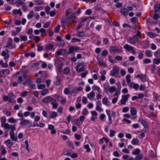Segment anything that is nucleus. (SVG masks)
Masks as SVG:
<instances>
[{
  "instance_id": "f257e3e1",
  "label": "nucleus",
  "mask_w": 160,
  "mask_h": 160,
  "mask_svg": "<svg viewBox=\"0 0 160 160\" xmlns=\"http://www.w3.org/2000/svg\"><path fill=\"white\" fill-rule=\"evenodd\" d=\"M119 68L116 66H114L113 69L110 72V75L112 77H114L116 78H119L121 77L119 73Z\"/></svg>"
},
{
  "instance_id": "f03ea898",
  "label": "nucleus",
  "mask_w": 160,
  "mask_h": 160,
  "mask_svg": "<svg viewBox=\"0 0 160 160\" xmlns=\"http://www.w3.org/2000/svg\"><path fill=\"white\" fill-rule=\"evenodd\" d=\"M108 50L110 52L115 54H120L123 52L122 48H119L115 46H110L109 47Z\"/></svg>"
},
{
  "instance_id": "7ed1b4c3",
  "label": "nucleus",
  "mask_w": 160,
  "mask_h": 160,
  "mask_svg": "<svg viewBox=\"0 0 160 160\" xmlns=\"http://www.w3.org/2000/svg\"><path fill=\"white\" fill-rule=\"evenodd\" d=\"M15 126V125L9 124L8 123H6L3 125H1V127L4 128V130H6L7 131H8L10 130H11L10 131H13L16 129Z\"/></svg>"
},
{
  "instance_id": "20e7f679",
  "label": "nucleus",
  "mask_w": 160,
  "mask_h": 160,
  "mask_svg": "<svg viewBox=\"0 0 160 160\" xmlns=\"http://www.w3.org/2000/svg\"><path fill=\"white\" fill-rule=\"evenodd\" d=\"M76 16L72 14L70 16L67 18L65 21H62V22L66 24H68V23H72V22H76L77 19Z\"/></svg>"
},
{
  "instance_id": "39448f33",
  "label": "nucleus",
  "mask_w": 160,
  "mask_h": 160,
  "mask_svg": "<svg viewBox=\"0 0 160 160\" xmlns=\"http://www.w3.org/2000/svg\"><path fill=\"white\" fill-rule=\"evenodd\" d=\"M13 40L12 38L9 37L7 43V45L6 46V48H8L9 49H12L15 48H16V45L14 44V45H13Z\"/></svg>"
},
{
  "instance_id": "423d86ee",
  "label": "nucleus",
  "mask_w": 160,
  "mask_h": 160,
  "mask_svg": "<svg viewBox=\"0 0 160 160\" xmlns=\"http://www.w3.org/2000/svg\"><path fill=\"white\" fill-rule=\"evenodd\" d=\"M21 121L20 122V124L22 126H24L28 125V127H31L32 126V124L30 122L28 119H20Z\"/></svg>"
},
{
  "instance_id": "0eeeda50",
  "label": "nucleus",
  "mask_w": 160,
  "mask_h": 160,
  "mask_svg": "<svg viewBox=\"0 0 160 160\" xmlns=\"http://www.w3.org/2000/svg\"><path fill=\"white\" fill-rule=\"evenodd\" d=\"M120 12L123 15L126 17L128 16L129 10L127 8L123 7L120 8Z\"/></svg>"
},
{
  "instance_id": "6e6552de",
  "label": "nucleus",
  "mask_w": 160,
  "mask_h": 160,
  "mask_svg": "<svg viewBox=\"0 0 160 160\" xmlns=\"http://www.w3.org/2000/svg\"><path fill=\"white\" fill-rule=\"evenodd\" d=\"M54 101L56 102V100L52 98L50 96H46L43 98L42 100V101L46 103H49L51 101Z\"/></svg>"
},
{
  "instance_id": "1a4fd4ad",
  "label": "nucleus",
  "mask_w": 160,
  "mask_h": 160,
  "mask_svg": "<svg viewBox=\"0 0 160 160\" xmlns=\"http://www.w3.org/2000/svg\"><path fill=\"white\" fill-rule=\"evenodd\" d=\"M129 97L130 95L128 94L122 95V99L121 100V103L123 105H125L127 101L128 100Z\"/></svg>"
},
{
  "instance_id": "9d476101",
  "label": "nucleus",
  "mask_w": 160,
  "mask_h": 160,
  "mask_svg": "<svg viewBox=\"0 0 160 160\" xmlns=\"http://www.w3.org/2000/svg\"><path fill=\"white\" fill-rule=\"evenodd\" d=\"M10 72V70L8 69H3L0 71V74L2 77H5L9 74Z\"/></svg>"
},
{
  "instance_id": "9b49d317",
  "label": "nucleus",
  "mask_w": 160,
  "mask_h": 160,
  "mask_svg": "<svg viewBox=\"0 0 160 160\" xmlns=\"http://www.w3.org/2000/svg\"><path fill=\"white\" fill-rule=\"evenodd\" d=\"M55 98L58 101L62 103H65L66 102V99L63 98L60 96L55 95Z\"/></svg>"
},
{
  "instance_id": "f8f14e48",
  "label": "nucleus",
  "mask_w": 160,
  "mask_h": 160,
  "mask_svg": "<svg viewBox=\"0 0 160 160\" xmlns=\"http://www.w3.org/2000/svg\"><path fill=\"white\" fill-rule=\"evenodd\" d=\"M80 49L79 47L73 46L70 47L69 49V54H72L73 53L74 51H77Z\"/></svg>"
},
{
  "instance_id": "ddd939ff",
  "label": "nucleus",
  "mask_w": 160,
  "mask_h": 160,
  "mask_svg": "<svg viewBox=\"0 0 160 160\" xmlns=\"http://www.w3.org/2000/svg\"><path fill=\"white\" fill-rule=\"evenodd\" d=\"M135 77L136 78H140L141 81L143 82H145L147 81L146 76L143 74L136 75Z\"/></svg>"
},
{
  "instance_id": "4468645a",
  "label": "nucleus",
  "mask_w": 160,
  "mask_h": 160,
  "mask_svg": "<svg viewBox=\"0 0 160 160\" xmlns=\"http://www.w3.org/2000/svg\"><path fill=\"white\" fill-rule=\"evenodd\" d=\"M138 122L140 123L144 126L145 128H147L148 127V122L144 120V119L142 118H139L138 120Z\"/></svg>"
},
{
  "instance_id": "2eb2a0df",
  "label": "nucleus",
  "mask_w": 160,
  "mask_h": 160,
  "mask_svg": "<svg viewBox=\"0 0 160 160\" xmlns=\"http://www.w3.org/2000/svg\"><path fill=\"white\" fill-rule=\"evenodd\" d=\"M91 114L92 116L91 117V119L92 121H94L95 119L97 118L98 113L96 111H92L91 112Z\"/></svg>"
},
{
  "instance_id": "dca6fc26",
  "label": "nucleus",
  "mask_w": 160,
  "mask_h": 160,
  "mask_svg": "<svg viewBox=\"0 0 160 160\" xmlns=\"http://www.w3.org/2000/svg\"><path fill=\"white\" fill-rule=\"evenodd\" d=\"M110 88V85L108 82L105 83L103 85V88L105 92L107 94H108V92Z\"/></svg>"
},
{
  "instance_id": "f3484780",
  "label": "nucleus",
  "mask_w": 160,
  "mask_h": 160,
  "mask_svg": "<svg viewBox=\"0 0 160 160\" xmlns=\"http://www.w3.org/2000/svg\"><path fill=\"white\" fill-rule=\"evenodd\" d=\"M123 48L127 51H130L133 49L134 48L133 46H130L128 44H126L123 46Z\"/></svg>"
},
{
  "instance_id": "a211bd4d",
  "label": "nucleus",
  "mask_w": 160,
  "mask_h": 160,
  "mask_svg": "<svg viewBox=\"0 0 160 160\" xmlns=\"http://www.w3.org/2000/svg\"><path fill=\"white\" fill-rule=\"evenodd\" d=\"M9 134L11 139L13 141H16L18 139L17 137L15 136L14 131H10Z\"/></svg>"
},
{
  "instance_id": "6ab92c4d",
  "label": "nucleus",
  "mask_w": 160,
  "mask_h": 160,
  "mask_svg": "<svg viewBox=\"0 0 160 160\" xmlns=\"http://www.w3.org/2000/svg\"><path fill=\"white\" fill-rule=\"evenodd\" d=\"M130 87L132 88H133L135 90H138L139 87V85L137 83H135L133 82H132L129 84Z\"/></svg>"
},
{
  "instance_id": "aec40b11",
  "label": "nucleus",
  "mask_w": 160,
  "mask_h": 160,
  "mask_svg": "<svg viewBox=\"0 0 160 160\" xmlns=\"http://www.w3.org/2000/svg\"><path fill=\"white\" fill-rule=\"evenodd\" d=\"M95 93L93 91L91 92L90 93L87 94V97L88 99L91 100L95 96Z\"/></svg>"
},
{
  "instance_id": "412c9836",
  "label": "nucleus",
  "mask_w": 160,
  "mask_h": 160,
  "mask_svg": "<svg viewBox=\"0 0 160 160\" xmlns=\"http://www.w3.org/2000/svg\"><path fill=\"white\" fill-rule=\"evenodd\" d=\"M3 113L7 117H10L12 115V113L10 111H8L7 108L4 109L2 111Z\"/></svg>"
},
{
  "instance_id": "4be33fe9",
  "label": "nucleus",
  "mask_w": 160,
  "mask_h": 160,
  "mask_svg": "<svg viewBox=\"0 0 160 160\" xmlns=\"http://www.w3.org/2000/svg\"><path fill=\"white\" fill-rule=\"evenodd\" d=\"M128 41L129 43L131 44L135 45L136 43V40L135 38L133 37L129 38L128 39Z\"/></svg>"
},
{
  "instance_id": "5701e85b",
  "label": "nucleus",
  "mask_w": 160,
  "mask_h": 160,
  "mask_svg": "<svg viewBox=\"0 0 160 160\" xmlns=\"http://www.w3.org/2000/svg\"><path fill=\"white\" fill-rule=\"evenodd\" d=\"M60 77L58 76L55 77V79L54 81V84L57 86H58L60 84Z\"/></svg>"
},
{
  "instance_id": "b1692460",
  "label": "nucleus",
  "mask_w": 160,
  "mask_h": 160,
  "mask_svg": "<svg viewBox=\"0 0 160 160\" xmlns=\"http://www.w3.org/2000/svg\"><path fill=\"white\" fill-rule=\"evenodd\" d=\"M1 154L2 155H5L7 153V152L6 149V148L3 145H1Z\"/></svg>"
},
{
  "instance_id": "393cba45",
  "label": "nucleus",
  "mask_w": 160,
  "mask_h": 160,
  "mask_svg": "<svg viewBox=\"0 0 160 160\" xmlns=\"http://www.w3.org/2000/svg\"><path fill=\"white\" fill-rule=\"evenodd\" d=\"M102 103L106 106H110V102L107 98H104L102 99Z\"/></svg>"
},
{
  "instance_id": "a878e982",
  "label": "nucleus",
  "mask_w": 160,
  "mask_h": 160,
  "mask_svg": "<svg viewBox=\"0 0 160 160\" xmlns=\"http://www.w3.org/2000/svg\"><path fill=\"white\" fill-rule=\"evenodd\" d=\"M66 50L64 49H61L59 50H57L56 52L57 55L58 56L64 54L65 53Z\"/></svg>"
},
{
  "instance_id": "bb28decb",
  "label": "nucleus",
  "mask_w": 160,
  "mask_h": 160,
  "mask_svg": "<svg viewBox=\"0 0 160 160\" xmlns=\"http://www.w3.org/2000/svg\"><path fill=\"white\" fill-rule=\"evenodd\" d=\"M5 143H7V146L8 148H10L13 144V143L9 139H8L5 141Z\"/></svg>"
},
{
  "instance_id": "cd10ccee",
  "label": "nucleus",
  "mask_w": 160,
  "mask_h": 160,
  "mask_svg": "<svg viewBox=\"0 0 160 160\" xmlns=\"http://www.w3.org/2000/svg\"><path fill=\"white\" fill-rule=\"evenodd\" d=\"M54 48V46L52 44L50 43L48 44L45 48V49L47 50V51H50L52 50Z\"/></svg>"
},
{
  "instance_id": "c85d7f7f",
  "label": "nucleus",
  "mask_w": 160,
  "mask_h": 160,
  "mask_svg": "<svg viewBox=\"0 0 160 160\" xmlns=\"http://www.w3.org/2000/svg\"><path fill=\"white\" fill-rule=\"evenodd\" d=\"M1 55L4 57V59H7L9 58V54L4 51L2 52Z\"/></svg>"
},
{
  "instance_id": "c756f323",
  "label": "nucleus",
  "mask_w": 160,
  "mask_h": 160,
  "mask_svg": "<svg viewBox=\"0 0 160 160\" xmlns=\"http://www.w3.org/2000/svg\"><path fill=\"white\" fill-rule=\"evenodd\" d=\"M31 82L30 78H28L27 79H26L25 81L23 82V84L24 86H28L31 83Z\"/></svg>"
},
{
  "instance_id": "7c9ffc66",
  "label": "nucleus",
  "mask_w": 160,
  "mask_h": 160,
  "mask_svg": "<svg viewBox=\"0 0 160 160\" xmlns=\"http://www.w3.org/2000/svg\"><path fill=\"white\" fill-rule=\"evenodd\" d=\"M8 122L12 123H16L17 122L18 120L15 119L13 117H11L8 119Z\"/></svg>"
},
{
  "instance_id": "2f4dec72",
  "label": "nucleus",
  "mask_w": 160,
  "mask_h": 160,
  "mask_svg": "<svg viewBox=\"0 0 160 160\" xmlns=\"http://www.w3.org/2000/svg\"><path fill=\"white\" fill-rule=\"evenodd\" d=\"M49 92L48 89L45 88L41 91V94L42 96H44L47 94Z\"/></svg>"
},
{
  "instance_id": "473e14b6",
  "label": "nucleus",
  "mask_w": 160,
  "mask_h": 160,
  "mask_svg": "<svg viewBox=\"0 0 160 160\" xmlns=\"http://www.w3.org/2000/svg\"><path fill=\"white\" fill-rule=\"evenodd\" d=\"M130 112L132 116H134L136 114L137 111L135 108L133 107L130 108Z\"/></svg>"
},
{
  "instance_id": "72a5a7b5",
  "label": "nucleus",
  "mask_w": 160,
  "mask_h": 160,
  "mask_svg": "<svg viewBox=\"0 0 160 160\" xmlns=\"http://www.w3.org/2000/svg\"><path fill=\"white\" fill-rule=\"evenodd\" d=\"M155 9V12L156 13L159 10H160V4L157 3L154 6Z\"/></svg>"
},
{
  "instance_id": "f704fd0d",
  "label": "nucleus",
  "mask_w": 160,
  "mask_h": 160,
  "mask_svg": "<svg viewBox=\"0 0 160 160\" xmlns=\"http://www.w3.org/2000/svg\"><path fill=\"white\" fill-rule=\"evenodd\" d=\"M34 12L33 11H31L27 15V18L29 19L32 18L34 16Z\"/></svg>"
},
{
  "instance_id": "c9c22d12",
  "label": "nucleus",
  "mask_w": 160,
  "mask_h": 160,
  "mask_svg": "<svg viewBox=\"0 0 160 160\" xmlns=\"http://www.w3.org/2000/svg\"><path fill=\"white\" fill-rule=\"evenodd\" d=\"M145 54L147 57H151L152 55V53L151 50H148L145 51Z\"/></svg>"
},
{
  "instance_id": "e433bc0d",
  "label": "nucleus",
  "mask_w": 160,
  "mask_h": 160,
  "mask_svg": "<svg viewBox=\"0 0 160 160\" xmlns=\"http://www.w3.org/2000/svg\"><path fill=\"white\" fill-rule=\"evenodd\" d=\"M116 87L114 86H112L111 87H110L108 92L111 93H112L116 91Z\"/></svg>"
},
{
  "instance_id": "4c0bfd02",
  "label": "nucleus",
  "mask_w": 160,
  "mask_h": 160,
  "mask_svg": "<svg viewBox=\"0 0 160 160\" xmlns=\"http://www.w3.org/2000/svg\"><path fill=\"white\" fill-rule=\"evenodd\" d=\"M141 152V150L140 149L136 148L132 152V154L137 155L139 154Z\"/></svg>"
},
{
  "instance_id": "58836bf2",
  "label": "nucleus",
  "mask_w": 160,
  "mask_h": 160,
  "mask_svg": "<svg viewBox=\"0 0 160 160\" xmlns=\"http://www.w3.org/2000/svg\"><path fill=\"white\" fill-rule=\"evenodd\" d=\"M70 71V69L69 67H67L63 70V73L64 74L67 75L68 74Z\"/></svg>"
},
{
  "instance_id": "ea45409f",
  "label": "nucleus",
  "mask_w": 160,
  "mask_h": 160,
  "mask_svg": "<svg viewBox=\"0 0 160 160\" xmlns=\"http://www.w3.org/2000/svg\"><path fill=\"white\" fill-rule=\"evenodd\" d=\"M15 3L18 6H19L20 5H21L22 6L24 5L25 3L21 0H17L15 2Z\"/></svg>"
},
{
  "instance_id": "a19ab883",
  "label": "nucleus",
  "mask_w": 160,
  "mask_h": 160,
  "mask_svg": "<svg viewBox=\"0 0 160 160\" xmlns=\"http://www.w3.org/2000/svg\"><path fill=\"white\" fill-rule=\"evenodd\" d=\"M20 38L21 41H26L28 39L27 37L26 36L20 35Z\"/></svg>"
},
{
  "instance_id": "79ce46f5",
  "label": "nucleus",
  "mask_w": 160,
  "mask_h": 160,
  "mask_svg": "<svg viewBox=\"0 0 160 160\" xmlns=\"http://www.w3.org/2000/svg\"><path fill=\"white\" fill-rule=\"evenodd\" d=\"M96 110L100 112H103V109L101 108V106H99L98 104H96Z\"/></svg>"
},
{
  "instance_id": "37998d69",
  "label": "nucleus",
  "mask_w": 160,
  "mask_h": 160,
  "mask_svg": "<svg viewBox=\"0 0 160 160\" xmlns=\"http://www.w3.org/2000/svg\"><path fill=\"white\" fill-rule=\"evenodd\" d=\"M131 75L129 74L127 75L126 76V79L128 84L130 83L131 82Z\"/></svg>"
},
{
  "instance_id": "c03bdc74",
  "label": "nucleus",
  "mask_w": 160,
  "mask_h": 160,
  "mask_svg": "<svg viewBox=\"0 0 160 160\" xmlns=\"http://www.w3.org/2000/svg\"><path fill=\"white\" fill-rule=\"evenodd\" d=\"M6 118L5 116H2L1 118V125H3L4 124L6 123Z\"/></svg>"
},
{
  "instance_id": "a18cd8bd",
  "label": "nucleus",
  "mask_w": 160,
  "mask_h": 160,
  "mask_svg": "<svg viewBox=\"0 0 160 160\" xmlns=\"http://www.w3.org/2000/svg\"><path fill=\"white\" fill-rule=\"evenodd\" d=\"M52 101L51 103V104L52 106V108L54 109H56L58 106V103Z\"/></svg>"
},
{
  "instance_id": "49530a36",
  "label": "nucleus",
  "mask_w": 160,
  "mask_h": 160,
  "mask_svg": "<svg viewBox=\"0 0 160 160\" xmlns=\"http://www.w3.org/2000/svg\"><path fill=\"white\" fill-rule=\"evenodd\" d=\"M92 88V90H97L98 91V92H101L100 88L96 85H94Z\"/></svg>"
},
{
  "instance_id": "de8ad7c7",
  "label": "nucleus",
  "mask_w": 160,
  "mask_h": 160,
  "mask_svg": "<svg viewBox=\"0 0 160 160\" xmlns=\"http://www.w3.org/2000/svg\"><path fill=\"white\" fill-rule=\"evenodd\" d=\"M98 64L99 66H103L104 67H107V64L103 62L99 61L98 62Z\"/></svg>"
},
{
  "instance_id": "09e8293b",
  "label": "nucleus",
  "mask_w": 160,
  "mask_h": 160,
  "mask_svg": "<svg viewBox=\"0 0 160 160\" xmlns=\"http://www.w3.org/2000/svg\"><path fill=\"white\" fill-rule=\"evenodd\" d=\"M82 67H81L79 69V72H83L84 71L85 68L84 67L86 65V63H82Z\"/></svg>"
},
{
  "instance_id": "8fccbe9b",
  "label": "nucleus",
  "mask_w": 160,
  "mask_h": 160,
  "mask_svg": "<svg viewBox=\"0 0 160 160\" xmlns=\"http://www.w3.org/2000/svg\"><path fill=\"white\" fill-rule=\"evenodd\" d=\"M58 46L62 47H63L65 45V42L64 40H60L58 42Z\"/></svg>"
},
{
  "instance_id": "3c124183",
  "label": "nucleus",
  "mask_w": 160,
  "mask_h": 160,
  "mask_svg": "<svg viewBox=\"0 0 160 160\" xmlns=\"http://www.w3.org/2000/svg\"><path fill=\"white\" fill-rule=\"evenodd\" d=\"M46 87L45 85L44 84H39L38 86V88L39 90L45 89Z\"/></svg>"
},
{
  "instance_id": "603ef678",
  "label": "nucleus",
  "mask_w": 160,
  "mask_h": 160,
  "mask_svg": "<svg viewBox=\"0 0 160 160\" xmlns=\"http://www.w3.org/2000/svg\"><path fill=\"white\" fill-rule=\"evenodd\" d=\"M85 35V33L82 32H79L76 33L77 36L79 37H83Z\"/></svg>"
},
{
  "instance_id": "864d4df0",
  "label": "nucleus",
  "mask_w": 160,
  "mask_h": 160,
  "mask_svg": "<svg viewBox=\"0 0 160 160\" xmlns=\"http://www.w3.org/2000/svg\"><path fill=\"white\" fill-rule=\"evenodd\" d=\"M139 141L138 140L137 138L133 139L131 143L133 145H135L138 144L139 142Z\"/></svg>"
},
{
  "instance_id": "5fc2aeb1",
  "label": "nucleus",
  "mask_w": 160,
  "mask_h": 160,
  "mask_svg": "<svg viewBox=\"0 0 160 160\" xmlns=\"http://www.w3.org/2000/svg\"><path fill=\"white\" fill-rule=\"evenodd\" d=\"M154 55L156 58L159 57L160 56V50H157L155 52Z\"/></svg>"
},
{
  "instance_id": "6e6d98bb",
  "label": "nucleus",
  "mask_w": 160,
  "mask_h": 160,
  "mask_svg": "<svg viewBox=\"0 0 160 160\" xmlns=\"http://www.w3.org/2000/svg\"><path fill=\"white\" fill-rule=\"evenodd\" d=\"M58 115V114L56 112H53L50 116V118H51L53 119L54 118L57 117Z\"/></svg>"
},
{
  "instance_id": "4d7b16f0",
  "label": "nucleus",
  "mask_w": 160,
  "mask_h": 160,
  "mask_svg": "<svg viewBox=\"0 0 160 160\" xmlns=\"http://www.w3.org/2000/svg\"><path fill=\"white\" fill-rule=\"evenodd\" d=\"M143 155L141 154H139L138 155L136 156L135 158V160H140L142 159L143 158Z\"/></svg>"
},
{
  "instance_id": "13d9d810",
  "label": "nucleus",
  "mask_w": 160,
  "mask_h": 160,
  "mask_svg": "<svg viewBox=\"0 0 160 160\" xmlns=\"http://www.w3.org/2000/svg\"><path fill=\"white\" fill-rule=\"evenodd\" d=\"M81 41V39L76 38H72L71 41V42L73 43L76 42H80Z\"/></svg>"
},
{
  "instance_id": "bf43d9fd",
  "label": "nucleus",
  "mask_w": 160,
  "mask_h": 160,
  "mask_svg": "<svg viewBox=\"0 0 160 160\" xmlns=\"http://www.w3.org/2000/svg\"><path fill=\"white\" fill-rule=\"evenodd\" d=\"M34 2L37 5H41L42 3V2L41 0H34Z\"/></svg>"
},
{
  "instance_id": "052dcab7",
  "label": "nucleus",
  "mask_w": 160,
  "mask_h": 160,
  "mask_svg": "<svg viewBox=\"0 0 160 160\" xmlns=\"http://www.w3.org/2000/svg\"><path fill=\"white\" fill-rule=\"evenodd\" d=\"M73 123L74 124L78 126H80V121L78 119H76L74 120Z\"/></svg>"
},
{
  "instance_id": "680f3d73",
  "label": "nucleus",
  "mask_w": 160,
  "mask_h": 160,
  "mask_svg": "<svg viewBox=\"0 0 160 160\" xmlns=\"http://www.w3.org/2000/svg\"><path fill=\"white\" fill-rule=\"evenodd\" d=\"M84 147L86 149V152H90L91 151V149L89 147V146L88 144H86L84 146Z\"/></svg>"
},
{
  "instance_id": "e2e57ef3",
  "label": "nucleus",
  "mask_w": 160,
  "mask_h": 160,
  "mask_svg": "<svg viewBox=\"0 0 160 160\" xmlns=\"http://www.w3.org/2000/svg\"><path fill=\"white\" fill-rule=\"evenodd\" d=\"M153 62L154 64L158 65L160 63V60L159 59L154 58L153 60Z\"/></svg>"
},
{
  "instance_id": "0e129e2a",
  "label": "nucleus",
  "mask_w": 160,
  "mask_h": 160,
  "mask_svg": "<svg viewBox=\"0 0 160 160\" xmlns=\"http://www.w3.org/2000/svg\"><path fill=\"white\" fill-rule=\"evenodd\" d=\"M8 95L9 98H11L12 99H14L15 97V95L12 92H10L8 93Z\"/></svg>"
},
{
  "instance_id": "69168bd1",
  "label": "nucleus",
  "mask_w": 160,
  "mask_h": 160,
  "mask_svg": "<svg viewBox=\"0 0 160 160\" xmlns=\"http://www.w3.org/2000/svg\"><path fill=\"white\" fill-rule=\"evenodd\" d=\"M88 113V109L86 108H84L82 112V114L85 116L87 115Z\"/></svg>"
},
{
  "instance_id": "338daca9",
  "label": "nucleus",
  "mask_w": 160,
  "mask_h": 160,
  "mask_svg": "<svg viewBox=\"0 0 160 160\" xmlns=\"http://www.w3.org/2000/svg\"><path fill=\"white\" fill-rule=\"evenodd\" d=\"M71 130L69 128L65 130L62 132L64 134H66L68 135L69 134Z\"/></svg>"
},
{
  "instance_id": "774afa93",
  "label": "nucleus",
  "mask_w": 160,
  "mask_h": 160,
  "mask_svg": "<svg viewBox=\"0 0 160 160\" xmlns=\"http://www.w3.org/2000/svg\"><path fill=\"white\" fill-rule=\"evenodd\" d=\"M108 53V50L106 49L104 50L102 52V56H105Z\"/></svg>"
}]
</instances>
